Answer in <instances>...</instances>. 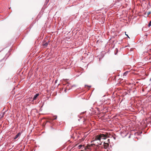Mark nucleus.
<instances>
[{
	"label": "nucleus",
	"mask_w": 151,
	"mask_h": 151,
	"mask_svg": "<svg viewBox=\"0 0 151 151\" xmlns=\"http://www.w3.org/2000/svg\"><path fill=\"white\" fill-rule=\"evenodd\" d=\"M151 26V21H150L149 24L148 25V26L150 27Z\"/></svg>",
	"instance_id": "obj_9"
},
{
	"label": "nucleus",
	"mask_w": 151,
	"mask_h": 151,
	"mask_svg": "<svg viewBox=\"0 0 151 151\" xmlns=\"http://www.w3.org/2000/svg\"><path fill=\"white\" fill-rule=\"evenodd\" d=\"M93 145V144H88L86 146V147L88 149H89L91 146H92Z\"/></svg>",
	"instance_id": "obj_7"
},
{
	"label": "nucleus",
	"mask_w": 151,
	"mask_h": 151,
	"mask_svg": "<svg viewBox=\"0 0 151 151\" xmlns=\"http://www.w3.org/2000/svg\"><path fill=\"white\" fill-rule=\"evenodd\" d=\"M57 118V117H56L55 118H54V119H51V120H55V119H56Z\"/></svg>",
	"instance_id": "obj_13"
},
{
	"label": "nucleus",
	"mask_w": 151,
	"mask_h": 151,
	"mask_svg": "<svg viewBox=\"0 0 151 151\" xmlns=\"http://www.w3.org/2000/svg\"><path fill=\"white\" fill-rule=\"evenodd\" d=\"M113 138H114V139H115V137H113Z\"/></svg>",
	"instance_id": "obj_18"
},
{
	"label": "nucleus",
	"mask_w": 151,
	"mask_h": 151,
	"mask_svg": "<svg viewBox=\"0 0 151 151\" xmlns=\"http://www.w3.org/2000/svg\"><path fill=\"white\" fill-rule=\"evenodd\" d=\"M101 138H100V134L99 135H97L96 136L95 138V140H94V141L95 140V141H97V140H98V141H99V142H98L97 143H98V144H99V145H101Z\"/></svg>",
	"instance_id": "obj_1"
},
{
	"label": "nucleus",
	"mask_w": 151,
	"mask_h": 151,
	"mask_svg": "<svg viewBox=\"0 0 151 151\" xmlns=\"http://www.w3.org/2000/svg\"><path fill=\"white\" fill-rule=\"evenodd\" d=\"M104 148L105 149H106L109 146V144L108 143H106L105 142H104Z\"/></svg>",
	"instance_id": "obj_2"
},
{
	"label": "nucleus",
	"mask_w": 151,
	"mask_h": 151,
	"mask_svg": "<svg viewBox=\"0 0 151 151\" xmlns=\"http://www.w3.org/2000/svg\"><path fill=\"white\" fill-rule=\"evenodd\" d=\"M100 138L101 139H106L105 137V136L104 135V134H100Z\"/></svg>",
	"instance_id": "obj_3"
},
{
	"label": "nucleus",
	"mask_w": 151,
	"mask_h": 151,
	"mask_svg": "<svg viewBox=\"0 0 151 151\" xmlns=\"http://www.w3.org/2000/svg\"><path fill=\"white\" fill-rule=\"evenodd\" d=\"M57 80H56L55 81V82L56 83V82H57Z\"/></svg>",
	"instance_id": "obj_19"
},
{
	"label": "nucleus",
	"mask_w": 151,
	"mask_h": 151,
	"mask_svg": "<svg viewBox=\"0 0 151 151\" xmlns=\"http://www.w3.org/2000/svg\"><path fill=\"white\" fill-rule=\"evenodd\" d=\"M128 72H125L124 74V76H126L127 74V73Z\"/></svg>",
	"instance_id": "obj_11"
},
{
	"label": "nucleus",
	"mask_w": 151,
	"mask_h": 151,
	"mask_svg": "<svg viewBox=\"0 0 151 151\" xmlns=\"http://www.w3.org/2000/svg\"><path fill=\"white\" fill-rule=\"evenodd\" d=\"M104 135L105 136V137L106 138L107 137H110V136H111L110 134L108 133H106L105 134H104Z\"/></svg>",
	"instance_id": "obj_5"
},
{
	"label": "nucleus",
	"mask_w": 151,
	"mask_h": 151,
	"mask_svg": "<svg viewBox=\"0 0 151 151\" xmlns=\"http://www.w3.org/2000/svg\"><path fill=\"white\" fill-rule=\"evenodd\" d=\"M81 151H83V150H81Z\"/></svg>",
	"instance_id": "obj_20"
},
{
	"label": "nucleus",
	"mask_w": 151,
	"mask_h": 151,
	"mask_svg": "<svg viewBox=\"0 0 151 151\" xmlns=\"http://www.w3.org/2000/svg\"><path fill=\"white\" fill-rule=\"evenodd\" d=\"M126 33V32H125V33ZM125 35L128 37L129 38V36H128V35L126 34H125Z\"/></svg>",
	"instance_id": "obj_16"
},
{
	"label": "nucleus",
	"mask_w": 151,
	"mask_h": 151,
	"mask_svg": "<svg viewBox=\"0 0 151 151\" xmlns=\"http://www.w3.org/2000/svg\"><path fill=\"white\" fill-rule=\"evenodd\" d=\"M39 93H37L36 95H35L33 97V101L36 100L37 99V97L39 96Z\"/></svg>",
	"instance_id": "obj_4"
},
{
	"label": "nucleus",
	"mask_w": 151,
	"mask_h": 151,
	"mask_svg": "<svg viewBox=\"0 0 151 151\" xmlns=\"http://www.w3.org/2000/svg\"><path fill=\"white\" fill-rule=\"evenodd\" d=\"M150 14V12H148L147 13V14L148 15H149V14Z\"/></svg>",
	"instance_id": "obj_14"
},
{
	"label": "nucleus",
	"mask_w": 151,
	"mask_h": 151,
	"mask_svg": "<svg viewBox=\"0 0 151 151\" xmlns=\"http://www.w3.org/2000/svg\"><path fill=\"white\" fill-rule=\"evenodd\" d=\"M82 146H83L82 145H79L78 147L79 148V149H80L82 147Z\"/></svg>",
	"instance_id": "obj_10"
},
{
	"label": "nucleus",
	"mask_w": 151,
	"mask_h": 151,
	"mask_svg": "<svg viewBox=\"0 0 151 151\" xmlns=\"http://www.w3.org/2000/svg\"><path fill=\"white\" fill-rule=\"evenodd\" d=\"M109 141H110V139H108L107 140V141L108 142V143H109L110 142Z\"/></svg>",
	"instance_id": "obj_15"
},
{
	"label": "nucleus",
	"mask_w": 151,
	"mask_h": 151,
	"mask_svg": "<svg viewBox=\"0 0 151 151\" xmlns=\"http://www.w3.org/2000/svg\"><path fill=\"white\" fill-rule=\"evenodd\" d=\"M49 41H48V42H46L45 43H44L43 44V46L45 47H47V45L48 44V43L49 42Z\"/></svg>",
	"instance_id": "obj_6"
},
{
	"label": "nucleus",
	"mask_w": 151,
	"mask_h": 151,
	"mask_svg": "<svg viewBox=\"0 0 151 151\" xmlns=\"http://www.w3.org/2000/svg\"><path fill=\"white\" fill-rule=\"evenodd\" d=\"M20 133H18L17 134L15 137H14V139H17L18 137L19 136V135H20Z\"/></svg>",
	"instance_id": "obj_8"
},
{
	"label": "nucleus",
	"mask_w": 151,
	"mask_h": 151,
	"mask_svg": "<svg viewBox=\"0 0 151 151\" xmlns=\"http://www.w3.org/2000/svg\"><path fill=\"white\" fill-rule=\"evenodd\" d=\"M3 65V63H2L0 65V67L1 68Z\"/></svg>",
	"instance_id": "obj_12"
},
{
	"label": "nucleus",
	"mask_w": 151,
	"mask_h": 151,
	"mask_svg": "<svg viewBox=\"0 0 151 151\" xmlns=\"http://www.w3.org/2000/svg\"><path fill=\"white\" fill-rule=\"evenodd\" d=\"M66 89H65L64 90V91H65V92H66Z\"/></svg>",
	"instance_id": "obj_17"
}]
</instances>
